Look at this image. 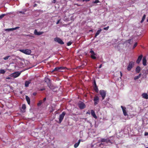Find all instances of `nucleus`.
I'll return each instance as SVG.
<instances>
[{
  "instance_id": "obj_1",
  "label": "nucleus",
  "mask_w": 148,
  "mask_h": 148,
  "mask_svg": "<svg viewBox=\"0 0 148 148\" xmlns=\"http://www.w3.org/2000/svg\"><path fill=\"white\" fill-rule=\"evenodd\" d=\"M19 51L27 55H30L31 53V51L30 50L26 49H20Z\"/></svg>"
},
{
  "instance_id": "obj_2",
  "label": "nucleus",
  "mask_w": 148,
  "mask_h": 148,
  "mask_svg": "<svg viewBox=\"0 0 148 148\" xmlns=\"http://www.w3.org/2000/svg\"><path fill=\"white\" fill-rule=\"evenodd\" d=\"M66 114L65 112H63L60 115L59 118V123H60L63 120L64 116Z\"/></svg>"
},
{
  "instance_id": "obj_3",
  "label": "nucleus",
  "mask_w": 148,
  "mask_h": 148,
  "mask_svg": "<svg viewBox=\"0 0 148 148\" xmlns=\"http://www.w3.org/2000/svg\"><path fill=\"white\" fill-rule=\"evenodd\" d=\"M99 93L102 97V100H103L106 95V91L103 90H101L99 91Z\"/></svg>"
},
{
  "instance_id": "obj_4",
  "label": "nucleus",
  "mask_w": 148,
  "mask_h": 148,
  "mask_svg": "<svg viewBox=\"0 0 148 148\" xmlns=\"http://www.w3.org/2000/svg\"><path fill=\"white\" fill-rule=\"evenodd\" d=\"M66 68L65 67H64L63 66L56 67L54 69V70H53L52 71H58V72H62V70H64Z\"/></svg>"
},
{
  "instance_id": "obj_5",
  "label": "nucleus",
  "mask_w": 148,
  "mask_h": 148,
  "mask_svg": "<svg viewBox=\"0 0 148 148\" xmlns=\"http://www.w3.org/2000/svg\"><path fill=\"white\" fill-rule=\"evenodd\" d=\"M134 64V62L133 61L130 62L127 67V70L128 71L131 70Z\"/></svg>"
},
{
  "instance_id": "obj_6",
  "label": "nucleus",
  "mask_w": 148,
  "mask_h": 148,
  "mask_svg": "<svg viewBox=\"0 0 148 148\" xmlns=\"http://www.w3.org/2000/svg\"><path fill=\"white\" fill-rule=\"evenodd\" d=\"M78 106L80 109H83L86 107V105L83 102H81L78 103Z\"/></svg>"
},
{
  "instance_id": "obj_7",
  "label": "nucleus",
  "mask_w": 148,
  "mask_h": 148,
  "mask_svg": "<svg viewBox=\"0 0 148 148\" xmlns=\"http://www.w3.org/2000/svg\"><path fill=\"white\" fill-rule=\"evenodd\" d=\"M54 40L60 44L63 45L64 44V42L59 38H54Z\"/></svg>"
},
{
  "instance_id": "obj_8",
  "label": "nucleus",
  "mask_w": 148,
  "mask_h": 148,
  "mask_svg": "<svg viewBox=\"0 0 148 148\" xmlns=\"http://www.w3.org/2000/svg\"><path fill=\"white\" fill-rule=\"evenodd\" d=\"M93 101L94 102V105L96 106L97 105L99 101V98L98 96H95L94 97Z\"/></svg>"
},
{
  "instance_id": "obj_9",
  "label": "nucleus",
  "mask_w": 148,
  "mask_h": 148,
  "mask_svg": "<svg viewBox=\"0 0 148 148\" xmlns=\"http://www.w3.org/2000/svg\"><path fill=\"white\" fill-rule=\"evenodd\" d=\"M90 53H91V58L93 59H95L96 58L95 56L96 54L95 53L94 51L92 49L90 51Z\"/></svg>"
},
{
  "instance_id": "obj_10",
  "label": "nucleus",
  "mask_w": 148,
  "mask_h": 148,
  "mask_svg": "<svg viewBox=\"0 0 148 148\" xmlns=\"http://www.w3.org/2000/svg\"><path fill=\"white\" fill-rule=\"evenodd\" d=\"M21 73L18 72H14L11 74V76L13 77L14 78H16L18 77L20 75Z\"/></svg>"
},
{
  "instance_id": "obj_11",
  "label": "nucleus",
  "mask_w": 148,
  "mask_h": 148,
  "mask_svg": "<svg viewBox=\"0 0 148 148\" xmlns=\"http://www.w3.org/2000/svg\"><path fill=\"white\" fill-rule=\"evenodd\" d=\"M101 142H105L106 143H111L110 140L108 138H101Z\"/></svg>"
},
{
  "instance_id": "obj_12",
  "label": "nucleus",
  "mask_w": 148,
  "mask_h": 148,
  "mask_svg": "<svg viewBox=\"0 0 148 148\" xmlns=\"http://www.w3.org/2000/svg\"><path fill=\"white\" fill-rule=\"evenodd\" d=\"M121 108H122V110L124 115L125 116H127L128 114L127 113V112L126 111V108L125 107H123V106H121Z\"/></svg>"
},
{
  "instance_id": "obj_13",
  "label": "nucleus",
  "mask_w": 148,
  "mask_h": 148,
  "mask_svg": "<svg viewBox=\"0 0 148 148\" xmlns=\"http://www.w3.org/2000/svg\"><path fill=\"white\" fill-rule=\"evenodd\" d=\"M45 82H47V84L48 86L50 88V86L51 85V84L50 82V80L48 78H47L45 79Z\"/></svg>"
},
{
  "instance_id": "obj_14",
  "label": "nucleus",
  "mask_w": 148,
  "mask_h": 148,
  "mask_svg": "<svg viewBox=\"0 0 148 148\" xmlns=\"http://www.w3.org/2000/svg\"><path fill=\"white\" fill-rule=\"evenodd\" d=\"M44 32H38L36 29H35L34 32V34L37 35H40L42 34Z\"/></svg>"
},
{
  "instance_id": "obj_15",
  "label": "nucleus",
  "mask_w": 148,
  "mask_h": 148,
  "mask_svg": "<svg viewBox=\"0 0 148 148\" xmlns=\"http://www.w3.org/2000/svg\"><path fill=\"white\" fill-rule=\"evenodd\" d=\"M143 57V56L142 55H140V56H139L138 58V59L136 61V62L137 64H139L142 59V58Z\"/></svg>"
},
{
  "instance_id": "obj_16",
  "label": "nucleus",
  "mask_w": 148,
  "mask_h": 148,
  "mask_svg": "<svg viewBox=\"0 0 148 148\" xmlns=\"http://www.w3.org/2000/svg\"><path fill=\"white\" fill-rule=\"evenodd\" d=\"M19 28V27H16L15 28H9V29H5V31L7 32H10L12 31H13L15 30L16 29Z\"/></svg>"
},
{
  "instance_id": "obj_17",
  "label": "nucleus",
  "mask_w": 148,
  "mask_h": 148,
  "mask_svg": "<svg viewBox=\"0 0 148 148\" xmlns=\"http://www.w3.org/2000/svg\"><path fill=\"white\" fill-rule=\"evenodd\" d=\"M147 60H146V58L145 57H143V64L144 66H145L147 64Z\"/></svg>"
},
{
  "instance_id": "obj_18",
  "label": "nucleus",
  "mask_w": 148,
  "mask_h": 148,
  "mask_svg": "<svg viewBox=\"0 0 148 148\" xmlns=\"http://www.w3.org/2000/svg\"><path fill=\"white\" fill-rule=\"evenodd\" d=\"M91 113L92 115L95 119L97 118V116L95 114L94 111L93 110H91Z\"/></svg>"
},
{
  "instance_id": "obj_19",
  "label": "nucleus",
  "mask_w": 148,
  "mask_h": 148,
  "mask_svg": "<svg viewBox=\"0 0 148 148\" xmlns=\"http://www.w3.org/2000/svg\"><path fill=\"white\" fill-rule=\"evenodd\" d=\"M31 83L30 81H26L25 82V86L27 87L29 86V84Z\"/></svg>"
},
{
  "instance_id": "obj_20",
  "label": "nucleus",
  "mask_w": 148,
  "mask_h": 148,
  "mask_svg": "<svg viewBox=\"0 0 148 148\" xmlns=\"http://www.w3.org/2000/svg\"><path fill=\"white\" fill-rule=\"evenodd\" d=\"M80 140H79L78 143H76L74 144V147L75 148H76L78 147L80 143Z\"/></svg>"
},
{
  "instance_id": "obj_21",
  "label": "nucleus",
  "mask_w": 148,
  "mask_h": 148,
  "mask_svg": "<svg viewBox=\"0 0 148 148\" xmlns=\"http://www.w3.org/2000/svg\"><path fill=\"white\" fill-rule=\"evenodd\" d=\"M101 29H99L97 30L95 34V38L99 34H100V32H101Z\"/></svg>"
},
{
  "instance_id": "obj_22",
  "label": "nucleus",
  "mask_w": 148,
  "mask_h": 148,
  "mask_svg": "<svg viewBox=\"0 0 148 148\" xmlns=\"http://www.w3.org/2000/svg\"><path fill=\"white\" fill-rule=\"evenodd\" d=\"M25 99L26 101H27V103L28 104L30 105V99L29 97L27 96H26L25 97Z\"/></svg>"
},
{
  "instance_id": "obj_23",
  "label": "nucleus",
  "mask_w": 148,
  "mask_h": 148,
  "mask_svg": "<svg viewBox=\"0 0 148 148\" xmlns=\"http://www.w3.org/2000/svg\"><path fill=\"white\" fill-rule=\"evenodd\" d=\"M142 96L143 98L145 99H147L148 98V95L147 93H144L142 94Z\"/></svg>"
},
{
  "instance_id": "obj_24",
  "label": "nucleus",
  "mask_w": 148,
  "mask_h": 148,
  "mask_svg": "<svg viewBox=\"0 0 148 148\" xmlns=\"http://www.w3.org/2000/svg\"><path fill=\"white\" fill-rule=\"evenodd\" d=\"M140 68L139 66H138L136 69V73H139L140 71Z\"/></svg>"
},
{
  "instance_id": "obj_25",
  "label": "nucleus",
  "mask_w": 148,
  "mask_h": 148,
  "mask_svg": "<svg viewBox=\"0 0 148 148\" xmlns=\"http://www.w3.org/2000/svg\"><path fill=\"white\" fill-rule=\"evenodd\" d=\"M94 89L96 92H98L99 90L97 85H96L95 86H94Z\"/></svg>"
},
{
  "instance_id": "obj_26",
  "label": "nucleus",
  "mask_w": 148,
  "mask_h": 148,
  "mask_svg": "<svg viewBox=\"0 0 148 148\" xmlns=\"http://www.w3.org/2000/svg\"><path fill=\"white\" fill-rule=\"evenodd\" d=\"M146 17V15L144 14L143 16V17L142 18V20L140 21V23H142L144 21Z\"/></svg>"
},
{
  "instance_id": "obj_27",
  "label": "nucleus",
  "mask_w": 148,
  "mask_h": 148,
  "mask_svg": "<svg viewBox=\"0 0 148 148\" xmlns=\"http://www.w3.org/2000/svg\"><path fill=\"white\" fill-rule=\"evenodd\" d=\"M5 72V71L3 69H1L0 70V74H4Z\"/></svg>"
},
{
  "instance_id": "obj_28",
  "label": "nucleus",
  "mask_w": 148,
  "mask_h": 148,
  "mask_svg": "<svg viewBox=\"0 0 148 148\" xmlns=\"http://www.w3.org/2000/svg\"><path fill=\"white\" fill-rule=\"evenodd\" d=\"M43 103L42 101V100H40L39 101V102L37 104V105L38 106H40L41 105V104Z\"/></svg>"
},
{
  "instance_id": "obj_29",
  "label": "nucleus",
  "mask_w": 148,
  "mask_h": 148,
  "mask_svg": "<svg viewBox=\"0 0 148 148\" xmlns=\"http://www.w3.org/2000/svg\"><path fill=\"white\" fill-rule=\"evenodd\" d=\"M26 108V106L25 104H23L22 105V109L23 110V111L25 112L24 110Z\"/></svg>"
},
{
  "instance_id": "obj_30",
  "label": "nucleus",
  "mask_w": 148,
  "mask_h": 148,
  "mask_svg": "<svg viewBox=\"0 0 148 148\" xmlns=\"http://www.w3.org/2000/svg\"><path fill=\"white\" fill-rule=\"evenodd\" d=\"M10 57V56H6L3 58V59L5 60H8V58Z\"/></svg>"
},
{
  "instance_id": "obj_31",
  "label": "nucleus",
  "mask_w": 148,
  "mask_h": 148,
  "mask_svg": "<svg viewBox=\"0 0 148 148\" xmlns=\"http://www.w3.org/2000/svg\"><path fill=\"white\" fill-rule=\"evenodd\" d=\"M5 15V14H1L0 16V19L2 18Z\"/></svg>"
},
{
  "instance_id": "obj_32",
  "label": "nucleus",
  "mask_w": 148,
  "mask_h": 148,
  "mask_svg": "<svg viewBox=\"0 0 148 148\" xmlns=\"http://www.w3.org/2000/svg\"><path fill=\"white\" fill-rule=\"evenodd\" d=\"M72 42L71 41L69 42L67 44V45L69 46L71 45Z\"/></svg>"
},
{
  "instance_id": "obj_33",
  "label": "nucleus",
  "mask_w": 148,
  "mask_h": 148,
  "mask_svg": "<svg viewBox=\"0 0 148 148\" xmlns=\"http://www.w3.org/2000/svg\"><path fill=\"white\" fill-rule=\"evenodd\" d=\"M137 45V42H136L134 45L133 46V49H134Z\"/></svg>"
},
{
  "instance_id": "obj_34",
  "label": "nucleus",
  "mask_w": 148,
  "mask_h": 148,
  "mask_svg": "<svg viewBox=\"0 0 148 148\" xmlns=\"http://www.w3.org/2000/svg\"><path fill=\"white\" fill-rule=\"evenodd\" d=\"M99 2V1L98 0H96L94 1L93 2V3H98Z\"/></svg>"
},
{
  "instance_id": "obj_35",
  "label": "nucleus",
  "mask_w": 148,
  "mask_h": 148,
  "mask_svg": "<svg viewBox=\"0 0 148 148\" xmlns=\"http://www.w3.org/2000/svg\"><path fill=\"white\" fill-rule=\"evenodd\" d=\"M109 28V26H108L107 27H104L103 29L106 30H107Z\"/></svg>"
},
{
  "instance_id": "obj_36",
  "label": "nucleus",
  "mask_w": 148,
  "mask_h": 148,
  "mask_svg": "<svg viewBox=\"0 0 148 148\" xmlns=\"http://www.w3.org/2000/svg\"><path fill=\"white\" fill-rule=\"evenodd\" d=\"M26 36H29V37H32V38H34V36H31L30 35H26Z\"/></svg>"
},
{
  "instance_id": "obj_37",
  "label": "nucleus",
  "mask_w": 148,
  "mask_h": 148,
  "mask_svg": "<svg viewBox=\"0 0 148 148\" xmlns=\"http://www.w3.org/2000/svg\"><path fill=\"white\" fill-rule=\"evenodd\" d=\"M139 78L138 77V76H136L134 77V79L136 80L138 79Z\"/></svg>"
},
{
  "instance_id": "obj_38",
  "label": "nucleus",
  "mask_w": 148,
  "mask_h": 148,
  "mask_svg": "<svg viewBox=\"0 0 148 148\" xmlns=\"http://www.w3.org/2000/svg\"><path fill=\"white\" fill-rule=\"evenodd\" d=\"M93 85L94 86H95L96 85H97L96 84V82L95 80H94V82Z\"/></svg>"
},
{
  "instance_id": "obj_39",
  "label": "nucleus",
  "mask_w": 148,
  "mask_h": 148,
  "mask_svg": "<svg viewBox=\"0 0 148 148\" xmlns=\"http://www.w3.org/2000/svg\"><path fill=\"white\" fill-rule=\"evenodd\" d=\"M60 20H58V21L57 22L56 24H58L59 23H60Z\"/></svg>"
},
{
  "instance_id": "obj_40",
  "label": "nucleus",
  "mask_w": 148,
  "mask_h": 148,
  "mask_svg": "<svg viewBox=\"0 0 148 148\" xmlns=\"http://www.w3.org/2000/svg\"><path fill=\"white\" fill-rule=\"evenodd\" d=\"M19 12L20 13H22V14H25V12H24L20 11Z\"/></svg>"
},
{
  "instance_id": "obj_41",
  "label": "nucleus",
  "mask_w": 148,
  "mask_h": 148,
  "mask_svg": "<svg viewBox=\"0 0 148 148\" xmlns=\"http://www.w3.org/2000/svg\"><path fill=\"white\" fill-rule=\"evenodd\" d=\"M145 136H147L148 135V132H145Z\"/></svg>"
},
{
  "instance_id": "obj_42",
  "label": "nucleus",
  "mask_w": 148,
  "mask_h": 148,
  "mask_svg": "<svg viewBox=\"0 0 148 148\" xmlns=\"http://www.w3.org/2000/svg\"><path fill=\"white\" fill-rule=\"evenodd\" d=\"M45 90V88H42L40 89V90L41 91H43Z\"/></svg>"
},
{
  "instance_id": "obj_43",
  "label": "nucleus",
  "mask_w": 148,
  "mask_h": 148,
  "mask_svg": "<svg viewBox=\"0 0 148 148\" xmlns=\"http://www.w3.org/2000/svg\"><path fill=\"white\" fill-rule=\"evenodd\" d=\"M102 64H101L99 65V69L101 68L102 67Z\"/></svg>"
},
{
  "instance_id": "obj_44",
  "label": "nucleus",
  "mask_w": 148,
  "mask_h": 148,
  "mask_svg": "<svg viewBox=\"0 0 148 148\" xmlns=\"http://www.w3.org/2000/svg\"><path fill=\"white\" fill-rule=\"evenodd\" d=\"M141 73H140L138 76H137L139 78L141 76Z\"/></svg>"
},
{
  "instance_id": "obj_45",
  "label": "nucleus",
  "mask_w": 148,
  "mask_h": 148,
  "mask_svg": "<svg viewBox=\"0 0 148 148\" xmlns=\"http://www.w3.org/2000/svg\"><path fill=\"white\" fill-rule=\"evenodd\" d=\"M131 39H129V40H127L128 43H130V42L131 41Z\"/></svg>"
},
{
  "instance_id": "obj_46",
  "label": "nucleus",
  "mask_w": 148,
  "mask_h": 148,
  "mask_svg": "<svg viewBox=\"0 0 148 148\" xmlns=\"http://www.w3.org/2000/svg\"><path fill=\"white\" fill-rule=\"evenodd\" d=\"M120 73L121 77H122L123 75H122V73L121 71L120 72Z\"/></svg>"
},
{
  "instance_id": "obj_47",
  "label": "nucleus",
  "mask_w": 148,
  "mask_h": 148,
  "mask_svg": "<svg viewBox=\"0 0 148 148\" xmlns=\"http://www.w3.org/2000/svg\"><path fill=\"white\" fill-rule=\"evenodd\" d=\"M36 6H37V4H34L33 6L34 7H35Z\"/></svg>"
},
{
  "instance_id": "obj_48",
  "label": "nucleus",
  "mask_w": 148,
  "mask_h": 148,
  "mask_svg": "<svg viewBox=\"0 0 148 148\" xmlns=\"http://www.w3.org/2000/svg\"><path fill=\"white\" fill-rule=\"evenodd\" d=\"M90 1V0H83V1Z\"/></svg>"
},
{
  "instance_id": "obj_49",
  "label": "nucleus",
  "mask_w": 148,
  "mask_h": 148,
  "mask_svg": "<svg viewBox=\"0 0 148 148\" xmlns=\"http://www.w3.org/2000/svg\"><path fill=\"white\" fill-rule=\"evenodd\" d=\"M46 100V98H44L43 99V101L44 102Z\"/></svg>"
},
{
  "instance_id": "obj_50",
  "label": "nucleus",
  "mask_w": 148,
  "mask_h": 148,
  "mask_svg": "<svg viewBox=\"0 0 148 148\" xmlns=\"http://www.w3.org/2000/svg\"><path fill=\"white\" fill-rule=\"evenodd\" d=\"M53 3H55L56 2V0H53Z\"/></svg>"
},
{
  "instance_id": "obj_51",
  "label": "nucleus",
  "mask_w": 148,
  "mask_h": 148,
  "mask_svg": "<svg viewBox=\"0 0 148 148\" xmlns=\"http://www.w3.org/2000/svg\"><path fill=\"white\" fill-rule=\"evenodd\" d=\"M6 79H10V77H8L6 78Z\"/></svg>"
},
{
  "instance_id": "obj_52",
  "label": "nucleus",
  "mask_w": 148,
  "mask_h": 148,
  "mask_svg": "<svg viewBox=\"0 0 148 148\" xmlns=\"http://www.w3.org/2000/svg\"><path fill=\"white\" fill-rule=\"evenodd\" d=\"M104 145L103 143H101L100 144V145Z\"/></svg>"
},
{
  "instance_id": "obj_53",
  "label": "nucleus",
  "mask_w": 148,
  "mask_h": 148,
  "mask_svg": "<svg viewBox=\"0 0 148 148\" xmlns=\"http://www.w3.org/2000/svg\"><path fill=\"white\" fill-rule=\"evenodd\" d=\"M36 94V93H33V95H35Z\"/></svg>"
},
{
  "instance_id": "obj_54",
  "label": "nucleus",
  "mask_w": 148,
  "mask_h": 148,
  "mask_svg": "<svg viewBox=\"0 0 148 148\" xmlns=\"http://www.w3.org/2000/svg\"><path fill=\"white\" fill-rule=\"evenodd\" d=\"M90 114V113L88 112H86V114Z\"/></svg>"
},
{
  "instance_id": "obj_55",
  "label": "nucleus",
  "mask_w": 148,
  "mask_h": 148,
  "mask_svg": "<svg viewBox=\"0 0 148 148\" xmlns=\"http://www.w3.org/2000/svg\"><path fill=\"white\" fill-rule=\"evenodd\" d=\"M147 22H148V19H147Z\"/></svg>"
},
{
  "instance_id": "obj_56",
  "label": "nucleus",
  "mask_w": 148,
  "mask_h": 148,
  "mask_svg": "<svg viewBox=\"0 0 148 148\" xmlns=\"http://www.w3.org/2000/svg\"><path fill=\"white\" fill-rule=\"evenodd\" d=\"M145 148H148V147H145Z\"/></svg>"
}]
</instances>
